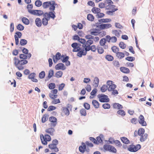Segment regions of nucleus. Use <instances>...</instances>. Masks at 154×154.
Here are the masks:
<instances>
[{"instance_id":"69168bd1","label":"nucleus","mask_w":154,"mask_h":154,"mask_svg":"<svg viewBox=\"0 0 154 154\" xmlns=\"http://www.w3.org/2000/svg\"><path fill=\"white\" fill-rule=\"evenodd\" d=\"M65 84L62 83L59 85L58 87V90L59 91H61L62 90L63 88L65 87Z\"/></svg>"},{"instance_id":"a878e982","label":"nucleus","mask_w":154,"mask_h":154,"mask_svg":"<svg viewBox=\"0 0 154 154\" xmlns=\"http://www.w3.org/2000/svg\"><path fill=\"white\" fill-rule=\"evenodd\" d=\"M140 136V140L141 142H143L147 139L148 135L147 134H144Z\"/></svg>"},{"instance_id":"3c124183","label":"nucleus","mask_w":154,"mask_h":154,"mask_svg":"<svg viewBox=\"0 0 154 154\" xmlns=\"http://www.w3.org/2000/svg\"><path fill=\"white\" fill-rule=\"evenodd\" d=\"M63 112H64L66 115H69V111L68 109L64 107L63 108Z\"/></svg>"},{"instance_id":"473e14b6","label":"nucleus","mask_w":154,"mask_h":154,"mask_svg":"<svg viewBox=\"0 0 154 154\" xmlns=\"http://www.w3.org/2000/svg\"><path fill=\"white\" fill-rule=\"evenodd\" d=\"M48 115L47 114H44L42 117V123H45L48 119Z\"/></svg>"},{"instance_id":"4468645a","label":"nucleus","mask_w":154,"mask_h":154,"mask_svg":"<svg viewBox=\"0 0 154 154\" xmlns=\"http://www.w3.org/2000/svg\"><path fill=\"white\" fill-rule=\"evenodd\" d=\"M71 46L73 48L72 51L73 52H78L80 50V48L77 43H72Z\"/></svg>"},{"instance_id":"37998d69","label":"nucleus","mask_w":154,"mask_h":154,"mask_svg":"<svg viewBox=\"0 0 154 154\" xmlns=\"http://www.w3.org/2000/svg\"><path fill=\"white\" fill-rule=\"evenodd\" d=\"M145 130L143 128H140L138 130V134L139 135H141L142 134H144Z\"/></svg>"},{"instance_id":"c85d7f7f","label":"nucleus","mask_w":154,"mask_h":154,"mask_svg":"<svg viewBox=\"0 0 154 154\" xmlns=\"http://www.w3.org/2000/svg\"><path fill=\"white\" fill-rule=\"evenodd\" d=\"M121 140L123 143H125V144H128L130 143L129 140L126 137H122L121 138Z\"/></svg>"},{"instance_id":"cd10ccee","label":"nucleus","mask_w":154,"mask_h":154,"mask_svg":"<svg viewBox=\"0 0 154 154\" xmlns=\"http://www.w3.org/2000/svg\"><path fill=\"white\" fill-rule=\"evenodd\" d=\"M113 106L114 109H119L123 108L122 106L119 103H115L113 104Z\"/></svg>"},{"instance_id":"603ef678","label":"nucleus","mask_w":154,"mask_h":154,"mask_svg":"<svg viewBox=\"0 0 154 154\" xmlns=\"http://www.w3.org/2000/svg\"><path fill=\"white\" fill-rule=\"evenodd\" d=\"M113 142L116 146L119 147H121L122 146V144L120 141L119 140H114Z\"/></svg>"},{"instance_id":"423d86ee","label":"nucleus","mask_w":154,"mask_h":154,"mask_svg":"<svg viewBox=\"0 0 154 154\" xmlns=\"http://www.w3.org/2000/svg\"><path fill=\"white\" fill-rule=\"evenodd\" d=\"M108 86V90L109 91H112L114 89H115L116 87V85L113 83L112 81L109 80L107 82Z\"/></svg>"},{"instance_id":"0e129e2a","label":"nucleus","mask_w":154,"mask_h":154,"mask_svg":"<svg viewBox=\"0 0 154 154\" xmlns=\"http://www.w3.org/2000/svg\"><path fill=\"white\" fill-rule=\"evenodd\" d=\"M97 144L103 143V140L100 136H98L96 138Z\"/></svg>"},{"instance_id":"dca6fc26","label":"nucleus","mask_w":154,"mask_h":154,"mask_svg":"<svg viewBox=\"0 0 154 154\" xmlns=\"http://www.w3.org/2000/svg\"><path fill=\"white\" fill-rule=\"evenodd\" d=\"M112 25L109 23L102 24L100 25L99 26V28L101 29H104L110 28L112 27Z\"/></svg>"},{"instance_id":"f257e3e1","label":"nucleus","mask_w":154,"mask_h":154,"mask_svg":"<svg viewBox=\"0 0 154 154\" xmlns=\"http://www.w3.org/2000/svg\"><path fill=\"white\" fill-rule=\"evenodd\" d=\"M22 51L23 54H20L19 57L21 60L15 57L13 59L14 63L15 66L19 70H22L24 68V65L28 63V61L26 60L29 59L31 57L30 53H28V50L25 48H23Z\"/></svg>"},{"instance_id":"20e7f679","label":"nucleus","mask_w":154,"mask_h":154,"mask_svg":"<svg viewBox=\"0 0 154 154\" xmlns=\"http://www.w3.org/2000/svg\"><path fill=\"white\" fill-rule=\"evenodd\" d=\"M40 138L42 143L44 145H47V142L50 141L51 140V137L47 134H45L44 135L41 134L40 135Z\"/></svg>"},{"instance_id":"bf43d9fd","label":"nucleus","mask_w":154,"mask_h":154,"mask_svg":"<svg viewBox=\"0 0 154 154\" xmlns=\"http://www.w3.org/2000/svg\"><path fill=\"white\" fill-rule=\"evenodd\" d=\"M119 47L122 49H124L126 47V45L125 44L122 42H120L119 44Z\"/></svg>"},{"instance_id":"4be33fe9","label":"nucleus","mask_w":154,"mask_h":154,"mask_svg":"<svg viewBox=\"0 0 154 154\" xmlns=\"http://www.w3.org/2000/svg\"><path fill=\"white\" fill-rule=\"evenodd\" d=\"M92 104L94 107L96 109H98L99 107V103L96 100H92Z\"/></svg>"},{"instance_id":"5fc2aeb1","label":"nucleus","mask_w":154,"mask_h":154,"mask_svg":"<svg viewBox=\"0 0 154 154\" xmlns=\"http://www.w3.org/2000/svg\"><path fill=\"white\" fill-rule=\"evenodd\" d=\"M48 87L50 89H54L55 87V85L53 83H51L49 85Z\"/></svg>"},{"instance_id":"5701e85b","label":"nucleus","mask_w":154,"mask_h":154,"mask_svg":"<svg viewBox=\"0 0 154 154\" xmlns=\"http://www.w3.org/2000/svg\"><path fill=\"white\" fill-rule=\"evenodd\" d=\"M35 23L36 25L38 27H41L42 25V20L39 18H37L35 19Z\"/></svg>"},{"instance_id":"774afa93","label":"nucleus","mask_w":154,"mask_h":154,"mask_svg":"<svg viewBox=\"0 0 154 154\" xmlns=\"http://www.w3.org/2000/svg\"><path fill=\"white\" fill-rule=\"evenodd\" d=\"M90 32V34L91 35L96 36L98 35L99 34L98 32H96V31L91 30Z\"/></svg>"},{"instance_id":"2eb2a0df","label":"nucleus","mask_w":154,"mask_h":154,"mask_svg":"<svg viewBox=\"0 0 154 154\" xmlns=\"http://www.w3.org/2000/svg\"><path fill=\"white\" fill-rule=\"evenodd\" d=\"M55 69L56 70L61 69L64 70L66 69V67L63 63H60L56 65Z\"/></svg>"},{"instance_id":"7c9ffc66","label":"nucleus","mask_w":154,"mask_h":154,"mask_svg":"<svg viewBox=\"0 0 154 154\" xmlns=\"http://www.w3.org/2000/svg\"><path fill=\"white\" fill-rule=\"evenodd\" d=\"M99 83V79L97 77H95L94 78V82L93 85L95 87H98Z\"/></svg>"},{"instance_id":"58836bf2","label":"nucleus","mask_w":154,"mask_h":154,"mask_svg":"<svg viewBox=\"0 0 154 154\" xmlns=\"http://www.w3.org/2000/svg\"><path fill=\"white\" fill-rule=\"evenodd\" d=\"M63 72L60 71L57 72L55 74V76L57 78H60L62 76Z\"/></svg>"},{"instance_id":"0eeeda50","label":"nucleus","mask_w":154,"mask_h":154,"mask_svg":"<svg viewBox=\"0 0 154 154\" xmlns=\"http://www.w3.org/2000/svg\"><path fill=\"white\" fill-rule=\"evenodd\" d=\"M105 8L106 9H111L114 5H112L113 2L111 0H106L104 1Z\"/></svg>"},{"instance_id":"1a4fd4ad","label":"nucleus","mask_w":154,"mask_h":154,"mask_svg":"<svg viewBox=\"0 0 154 154\" xmlns=\"http://www.w3.org/2000/svg\"><path fill=\"white\" fill-rule=\"evenodd\" d=\"M49 119L51 123L49 125L50 126L54 127L57 123V119L54 117L51 116L49 118Z\"/></svg>"},{"instance_id":"052dcab7","label":"nucleus","mask_w":154,"mask_h":154,"mask_svg":"<svg viewBox=\"0 0 154 154\" xmlns=\"http://www.w3.org/2000/svg\"><path fill=\"white\" fill-rule=\"evenodd\" d=\"M56 107L53 106H50L48 108L47 110L48 111H51L55 109Z\"/></svg>"},{"instance_id":"6e6d98bb","label":"nucleus","mask_w":154,"mask_h":154,"mask_svg":"<svg viewBox=\"0 0 154 154\" xmlns=\"http://www.w3.org/2000/svg\"><path fill=\"white\" fill-rule=\"evenodd\" d=\"M45 76V73L44 71H42L39 75V77L40 79L44 78Z\"/></svg>"},{"instance_id":"a211bd4d","label":"nucleus","mask_w":154,"mask_h":154,"mask_svg":"<svg viewBox=\"0 0 154 154\" xmlns=\"http://www.w3.org/2000/svg\"><path fill=\"white\" fill-rule=\"evenodd\" d=\"M35 73H32L29 75L28 78L31 79V80L33 82H37L38 80L35 78Z\"/></svg>"},{"instance_id":"338daca9","label":"nucleus","mask_w":154,"mask_h":154,"mask_svg":"<svg viewBox=\"0 0 154 154\" xmlns=\"http://www.w3.org/2000/svg\"><path fill=\"white\" fill-rule=\"evenodd\" d=\"M84 106L85 108L87 110L90 109V105L87 103H84Z\"/></svg>"},{"instance_id":"6ab92c4d","label":"nucleus","mask_w":154,"mask_h":154,"mask_svg":"<svg viewBox=\"0 0 154 154\" xmlns=\"http://www.w3.org/2000/svg\"><path fill=\"white\" fill-rule=\"evenodd\" d=\"M52 127H51V128L47 129L45 131L46 133L49 134L51 135H53L54 134V133L55 131L54 129Z\"/></svg>"},{"instance_id":"f704fd0d","label":"nucleus","mask_w":154,"mask_h":154,"mask_svg":"<svg viewBox=\"0 0 154 154\" xmlns=\"http://www.w3.org/2000/svg\"><path fill=\"white\" fill-rule=\"evenodd\" d=\"M106 42V39L103 38L101 39L100 41V44L101 46H104Z\"/></svg>"},{"instance_id":"ddd939ff","label":"nucleus","mask_w":154,"mask_h":154,"mask_svg":"<svg viewBox=\"0 0 154 154\" xmlns=\"http://www.w3.org/2000/svg\"><path fill=\"white\" fill-rule=\"evenodd\" d=\"M22 33L20 32H17L15 33V35H14V38L15 40V44L17 45L19 43L18 38H20L22 36Z\"/></svg>"},{"instance_id":"a19ab883","label":"nucleus","mask_w":154,"mask_h":154,"mask_svg":"<svg viewBox=\"0 0 154 154\" xmlns=\"http://www.w3.org/2000/svg\"><path fill=\"white\" fill-rule=\"evenodd\" d=\"M117 113L119 115L124 116L125 115V112L122 109H120L117 112Z\"/></svg>"},{"instance_id":"7ed1b4c3","label":"nucleus","mask_w":154,"mask_h":154,"mask_svg":"<svg viewBox=\"0 0 154 154\" xmlns=\"http://www.w3.org/2000/svg\"><path fill=\"white\" fill-rule=\"evenodd\" d=\"M58 143V141L57 140H53L51 143L48 145V147L53 152H57L59 150L57 147V145Z\"/></svg>"},{"instance_id":"e433bc0d","label":"nucleus","mask_w":154,"mask_h":154,"mask_svg":"<svg viewBox=\"0 0 154 154\" xmlns=\"http://www.w3.org/2000/svg\"><path fill=\"white\" fill-rule=\"evenodd\" d=\"M106 59L109 61H112L114 59L113 57L110 55H107L105 56Z\"/></svg>"},{"instance_id":"c756f323","label":"nucleus","mask_w":154,"mask_h":154,"mask_svg":"<svg viewBox=\"0 0 154 154\" xmlns=\"http://www.w3.org/2000/svg\"><path fill=\"white\" fill-rule=\"evenodd\" d=\"M121 32V30H119L118 31L116 30H112V34L118 37L120 36V32Z\"/></svg>"},{"instance_id":"412c9836","label":"nucleus","mask_w":154,"mask_h":154,"mask_svg":"<svg viewBox=\"0 0 154 154\" xmlns=\"http://www.w3.org/2000/svg\"><path fill=\"white\" fill-rule=\"evenodd\" d=\"M86 148V147L85 144L82 143V145L80 146L79 147V151L82 153H84L85 152Z\"/></svg>"},{"instance_id":"f03ea898","label":"nucleus","mask_w":154,"mask_h":154,"mask_svg":"<svg viewBox=\"0 0 154 154\" xmlns=\"http://www.w3.org/2000/svg\"><path fill=\"white\" fill-rule=\"evenodd\" d=\"M57 5L54 1L51 2H44L42 4V6L44 8H49L50 11H54L55 9V5Z\"/></svg>"},{"instance_id":"9b49d317","label":"nucleus","mask_w":154,"mask_h":154,"mask_svg":"<svg viewBox=\"0 0 154 154\" xmlns=\"http://www.w3.org/2000/svg\"><path fill=\"white\" fill-rule=\"evenodd\" d=\"M63 57H64L63 55H61L60 53L59 52H57L56 55L55 56L54 55L53 57V58L54 62L56 63L60 59L61 57L62 58Z\"/></svg>"},{"instance_id":"ea45409f","label":"nucleus","mask_w":154,"mask_h":154,"mask_svg":"<svg viewBox=\"0 0 154 154\" xmlns=\"http://www.w3.org/2000/svg\"><path fill=\"white\" fill-rule=\"evenodd\" d=\"M80 113L81 116H85L87 114L86 110L84 109H82L80 110Z\"/></svg>"},{"instance_id":"72a5a7b5","label":"nucleus","mask_w":154,"mask_h":154,"mask_svg":"<svg viewBox=\"0 0 154 154\" xmlns=\"http://www.w3.org/2000/svg\"><path fill=\"white\" fill-rule=\"evenodd\" d=\"M111 49L113 52L116 53V54L119 51V48L115 46H113L111 48Z\"/></svg>"},{"instance_id":"f3484780","label":"nucleus","mask_w":154,"mask_h":154,"mask_svg":"<svg viewBox=\"0 0 154 154\" xmlns=\"http://www.w3.org/2000/svg\"><path fill=\"white\" fill-rule=\"evenodd\" d=\"M53 11L49 12L48 13H45V14L47 15V17L49 18H51L53 19H54L56 17L55 15V12L54 11Z\"/></svg>"},{"instance_id":"9d476101","label":"nucleus","mask_w":154,"mask_h":154,"mask_svg":"<svg viewBox=\"0 0 154 154\" xmlns=\"http://www.w3.org/2000/svg\"><path fill=\"white\" fill-rule=\"evenodd\" d=\"M99 101L101 102H108L109 100L107 96L104 95H101L99 97Z\"/></svg>"},{"instance_id":"39448f33","label":"nucleus","mask_w":154,"mask_h":154,"mask_svg":"<svg viewBox=\"0 0 154 154\" xmlns=\"http://www.w3.org/2000/svg\"><path fill=\"white\" fill-rule=\"evenodd\" d=\"M103 148L105 150H108L113 153H116L117 152V150L116 148L111 145L106 144L104 146Z\"/></svg>"},{"instance_id":"79ce46f5","label":"nucleus","mask_w":154,"mask_h":154,"mask_svg":"<svg viewBox=\"0 0 154 154\" xmlns=\"http://www.w3.org/2000/svg\"><path fill=\"white\" fill-rule=\"evenodd\" d=\"M83 46L85 47V51H86V54H87V51H88L91 50V46H90V45H88L85 44H84V45H83Z\"/></svg>"},{"instance_id":"c03bdc74","label":"nucleus","mask_w":154,"mask_h":154,"mask_svg":"<svg viewBox=\"0 0 154 154\" xmlns=\"http://www.w3.org/2000/svg\"><path fill=\"white\" fill-rule=\"evenodd\" d=\"M48 19L45 18L44 17L42 19V23L44 26H46L48 24Z\"/></svg>"},{"instance_id":"e2e57ef3","label":"nucleus","mask_w":154,"mask_h":154,"mask_svg":"<svg viewBox=\"0 0 154 154\" xmlns=\"http://www.w3.org/2000/svg\"><path fill=\"white\" fill-rule=\"evenodd\" d=\"M52 103L53 104H56L60 103V101L59 99H54L52 101Z\"/></svg>"},{"instance_id":"4d7b16f0","label":"nucleus","mask_w":154,"mask_h":154,"mask_svg":"<svg viewBox=\"0 0 154 154\" xmlns=\"http://www.w3.org/2000/svg\"><path fill=\"white\" fill-rule=\"evenodd\" d=\"M49 96L50 97L51 99H54L56 98L57 97V95L55 94L52 93H50L49 94Z\"/></svg>"},{"instance_id":"6e6552de","label":"nucleus","mask_w":154,"mask_h":154,"mask_svg":"<svg viewBox=\"0 0 154 154\" xmlns=\"http://www.w3.org/2000/svg\"><path fill=\"white\" fill-rule=\"evenodd\" d=\"M141 147L140 144H137L136 146H131L128 148V150L131 152H135L139 149Z\"/></svg>"},{"instance_id":"b1692460","label":"nucleus","mask_w":154,"mask_h":154,"mask_svg":"<svg viewBox=\"0 0 154 154\" xmlns=\"http://www.w3.org/2000/svg\"><path fill=\"white\" fill-rule=\"evenodd\" d=\"M91 11L94 14H97L99 12H100L101 10L99 8L94 7L91 9Z\"/></svg>"},{"instance_id":"f8f14e48","label":"nucleus","mask_w":154,"mask_h":154,"mask_svg":"<svg viewBox=\"0 0 154 154\" xmlns=\"http://www.w3.org/2000/svg\"><path fill=\"white\" fill-rule=\"evenodd\" d=\"M138 122L142 126H146V122L144 121V118L142 115H140L138 119Z\"/></svg>"},{"instance_id":"aec40b11","label":"nucleus","mask_w":154,"mask_h":154,"mask_svg":"<svg viewBox=\"0 0 154 154\" xmlns=\"http://www.w3.org/2000/svg\"><path fill=\"white\" fill-rule=\"evenodd\" d=\"M77 54V56L79 57H81L83 55H86V52L85 51L84 49L80 50L78 51Z\"/></svg>"},{"instance_id":"09e8293b","label":"nucleus","mask_w":154,"mask_h":154,"mask_svg":"<svg viewBox=\"0 0 154 154\" xmlns=\"http://www.w3.org/2000/svg\"><path fill=\"white\" fill-rule=\"evenodd\" d=\"M97 50L98 53L102 54L104 52L103 48L101 47H98L97 48Z\"/></svg>"},{"instance_id":"49530a36","label":"nucleus","mask_w":154,"mask_h":154,"mask_svg":"<svg viewBox=\"0 0 154 154\" xmlns=\"http://www.w3.org/2000/svg\"><path fill=\"white\" fill-rule=\"evenodd\" d=\"M42 2L39 0H36L35 2V6L38 7H40L42 5Z\"/></svg>"},{"instance_id":"bb28decb","label":"nucleus","mask_w":154,"mask_h":154,"mask_svg":"<svg viewBox=\"0 0 154 154\" xmlns=\"http://www.w3.org/2000/svg\"><path fill=\"white\" fill-rule=\"evenodd\" d=\"M116 56L119 59H121L125 57V54L122 52H118L116 54Z\"/></svg>"},{"instance_id":"13d9d810","label":"nucleus","mask_w":154,"mask_h":154,"mask_svg":"<svg viewBox=\"0 0 154 154\" xmlns=\"http://www.w3.org/2000/svg\"><path fill=\"white\" fill-rule=\"evenodd\" d=\"M54 73V71L52 69H50L48 73V77L49 78H51L53 75Z\"/></svg>"},{"instance_id":"864d4df0","label":"nucleus","mask_w":154,"mask_h":154,"mask_svg":"<svg viewBox=\"0 0 154 154\" xmlns=\"http://www.w3.org/2000/svg\"><path fill=\"white\" fill-rule=\"evenodd\" d=\"M27 42V41L24 39H22L20 42V44L21 45H26Z\"/></svg>"},{"instance_id":"a18cd8bd","label":"nucleus","mask_w":154,"mask_h":154,"mask_svg":"<svg viewBox=\"0 0 154 154\" xmlns=\"http://www.w3.org/2000/svg\"><path fill=\"white\" fill-rule=\"evenodd\" d=\"M108 88V86L103 85L101 88V91L102 92H105L107 90Z\"/></svg>"},{"instance_id":"8fccbe9b","label":"nucleus","mask_w":154,"mask_h":154,"mask_svg":"<svg viewBox=\"0 0 154 154\" xmlns=\"http://www.w3.org/2000/svg\"><path fill=\"white\" fill-rule=\"evenodd\" d=\"M102 107L104 109H109L110 108V106L109 103H105L103 105Z\"/></svg>"},{"instance_id":"2f4dec72","label":"nucleus","mask_w":154,"mask_h":154,"mask_svg":"<svg viewBox=\"0 0 154 154\" xmlns=\"http://www.w3.org/2000/svg\"><path fill=\"white\" fill-rule=\"evenodd\" d=\"M111 20L110 19L106 18L99 20L98 21L100 23H108L110 22Z\"/></svg>"},{"instance_id":"de8ad7c7","label":"nucleus","mask_w":154,"mask_h":154,"mask_svg":"<svg viewBox=\"0 0 154 154\" xmlns=\"http://www.w3.org/2000/svg\"><path fill=\"white\" fill-rule=\"evenodd\" d=\"M17 28L19 30L22 31L24 29V27L21 24H19L17 26Z\"/></svg>"},{"instance_id":"680f3d73","label":"nucleus","mask_w":154,"mask_h":154,"mask_svg":"<svg viewBox=\"0 0 154 154\" xmlns=\"http://www.w3.org/2000/svg\"><path fill=\"white\" fill-rule=\"evenodd\" d=\"M135 58L132 57H128L125 58V59L128 61H132L135 60Z\"/></svg>"},{"instance_id":"c9c22d12","label":"nucleus","mask_w":154,"mask_h":154,"mask_svg":"<svg viewBox=\"0 0 154 154\" xmlns=\"http://www.w3.org/2000/svg\"><path fill=\"white\" fill-rule=\"evenodd\" d=\"M87 18L88 20L92 21L94 20V17L93 15L89 14L88 15Z\"/></svg>"},{"instance_id":"4c0bfd02","label":"nucleus","mask_w":154,"mask_h":154,"mask_svg":"<svg viewBox=\"0 0 154 154\" xmlns=\"http://www.w3.org/2000/svg\"><path fill=\"white\" fill-rule=\"evenodd\" d=\"M22 22L26 25H28L29 23V20L26 17H23L22 18Z\"/></svg>"},{"instance_id":"393cba45","label":"nucleus","mask_w":154,"mask_h":154,"mask_svg":"<svg viewBox=\"0 0 154 154\" xmlns=\"http://www.w3.org/2000/svg\"><path fill=\"white\" fill-rule=\"evenodd\" d=\"M120 70L122 72L125 73H128L130 72L129 69L126 67H122L120 68Z\"/></svg>"}]
</instances>
